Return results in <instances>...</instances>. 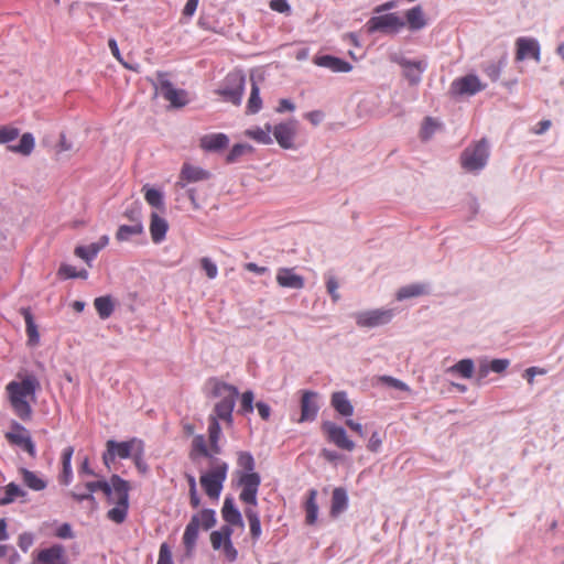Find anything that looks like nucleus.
<instances>
[{
	"label": "nucleus",
	"mask_w": 564,
	"mask_h": 564,
	"mask_svg": "<svg viewBox=\"0 0 564 564\" xmlns=\"http://www.w3.org/2000/svg\"><path fill=\"white\" fill-rule=\"evenodd\" d=\"M40 387L34 376H26L21 381H11L7 386L10 404L15 415L26 422L32 419L33 410L30 400L35 399V392Z\"/></svg>",
	"instance_id": "1"
},
{
	"label": "nucleus",
	"mask_w": 564,
	"mask_h": 564,
	"mask_svg": "<svg viewBox=\"0 0 564 564\" xmlns=\"http://www.w3.org/2000/svg\"><path fill=\"white\" fill-rule=\"evenodd\" d=\"M213 395L219 398L208 419L223 421L227 426H232L236 400L239 395L238 389L229 383L216 381L213 388Z\"/></svg>",
	"instance_id": "2"
},
{
	"label": "nucleus",
	"mask_w": 564,
	"mask_h": 564,
	"mask_svg": "<svg viewBox=\"0 0 564 564\" xmlns=\"http://www.w3.org/2000/svg\"><path fill=\"white\" fill-rule=\"evenodd\" d=\"M229 466L224 460H214L209 469L200 475L199 482L205 494L213 500H217L227 479Z\"/></svg>",
	"instance_id": "3"
},
{
	"label": "nucleus",
	"mask_w": 564,
	"mask_h": 564,
	"mask_svg": "<svg viewBox=\"0 0 564 564\" xmlns=\"http://www.w3.org/2000/svg\"><path fill=\"white\" fill-rule=\"evenodd\" d=\"M111 481L113 486V495L110 499L113 500L116 506L108 511L107 517L115 523L119 524L126 520L128 514L130 485L129 481L118 475H112Z\"/></svg>",
	"instance_id": "4"
},
{
	"label": "nucleus",
	"mask_w": 564,
	"mask_h": 564,
	"mask_svg": "<svg viewBox=\"0 0 564 564\" xmlns=\"http://www.w3.org/2000/svg\"><path fill=\"white\" fill-rule=\"evenodd\" d=\"M215 524L216 512L213 509H203L199 513L193 514L183 534L185 549L192 551L195 547L200 527L204 530H209Z\"/></svg>",
	"instance_id": "5"
},
{
	"label": "nucleus",
	"mask_w": 564,
	"mask_h": 564,
	"mask_svg": "<svg viewBox=\"0 0 564 564\" xmlns=\"http://www.w3.org/2000/svg\"><path fill=\"white\" fill-rule=\"evenodd\" d=\"M489 159V144L486 139H481L467 147L460 155L462 167L470 173H479Z\"/></svg>",
	"instance_id": "6"
},
{
	"label": "nucleus",
	"mask_w": 564,
	"mask_h": 564,
	"mask_svg": "<svg viewBox=\"0 0 564 564\" xmlns=\"http://www.w3.org/2000/svg\"><path fill=\"white\" fill-rule=\"evenodd\" d=\"M143 443L144 442L138 437H132L131 440L124 442L108 440L106 443V451L102 454V462L106 467L110 468L111 464H113L117 458H132L137 452V448L140 447Z\"/></svg>",
	"instance_id": "7"
},
{
	"label": "nucleus",
	"mask_w": 564,
	"mask_h": 564,
	"mask_svg": "<svg viewBox=\"0 0 564 564\" xmlns=\"http://www.w3.org/2000/svg\"><path fill=\"white\" fill-rule=\"evenodd\" d=\"M246 77L241 72L229 73L216 93L224 101L240 105L245 93Z\"/></svg>",
	"instance_id": "8"
},
{
	"label": "nucleus",
	"mask_w": 564,
	"mask_h": 564,
	"mask_svg": "<svg viewBox=\"0 0 564 564\" xmlns=\"http://www.w3.org/2000/svg\"><path fill=\"white\" fill-rule=\"evenodd\" d=\"M393 308H375L355 313V322L361 328H375L389 324L394 317Z\"/></svg>",
	"instance_id": "9"
},
{
	"label": "nucleus",
	"mask_w": 564,
	"mask_h": 564,
	"mask_svg": "<svg viewBox=\"0 0 564 564\" xmlns=\"http://www.w3.org/2000/svg\"><path fill=\"white\" fill-rule=\"evenodd\" d=\"M234 525L226 523L219 530L210 533V543L214 550H223L225 558L234 563L238 558V551L234 546L231 535Z\"/></svg>",
	"instance_id": "10"
},
{
	"label": "nucleus",
	"mask_w": 564,
	"mask_h": 564,
	"mask_svg": "<svg viewBox=\"0 0 564 564\" xmlns=\"http://www.w3.org/2000/svg\"><path fill=\"white\" fill-rule=\"evenodd\" d=\"M404 26L405 22L397 13L375 15L366 23L369 33H398Z\"/></svg>",
	"instance_id": "11"
},
{
	"label": "nucleus",
	"mask_w": 564,
	"mask_h": 564,
	"mask_svg": "<svg viewBox=\"0 0 564 564\" xmlns=\"http://www.w3.org/2000/svg\"><path fill=\"white\" fill-rule=\"evenodd\" d=\"M391 61L402 67L403 76L411 85H417L421 82L422 74L429 65L425 57L412 61L398 54L392 55Z\"/></svg>",
	"instance_id": "12"
},
{
	"label": "nucleus",
	"mask_w": 564,
	"mask_h": 564,
	"mask_svg": "<svg viewBox=\"0 0 564 564\" xmlns=\"http://www.w3.org/2000/svg\"><path fill=\"white\" fill-rule=\"evenodd\" d=\"M299 131V121L291 119L272 127V134L278 144L284 149H295V138Z\"/></svg>",
	"instance_id": "13"
},
{
	"label": "nucleus",
	"mask_w": 564,
	"mask_h": 564,
	"mask_svg": "<svg viewBox=\"0 0 564 564\" xmlns=\"http://www.w3.org/2000/svg\"><path fill=\"white\" fill-rule=\"evenodd\" d=\"M6 438L12 445H17L25 451L31 457L36 456L35 445L30 436L29 431L19 422L11 423V431L6 433Z\"/></svg>",
	"instance_id": "14"
},
{
	"label": "nucleus",
	"mask_w": 564,
	"mask_h": 564,
	"mask_svg": "<svg viewBox=\"0 0 564 564\" xmlns=\"http://www.w3.org/2000/svg\"><path fill=\"white\" fill-rule=\"evenodd\" d=\"M261 477L258 473H242L239 476V485L242 487L239 498L242 502L256 507L258 505V490Z\"/></svg>",
	"instance_id": "15"
},
{
	"label": "nucleus",
	"mask_w": 564,
	"mask_h": 564,
	"mask_svg": "<svg viewBox=\"0 0 564 564\" xmlns=\"http://www.w3.org/2000/svg\"><path fill=\"white\" fill-rule=\"evenodd\" d=\"M156 91L174 107H183L188 102L187 93L184 89H177L162 74L159 75Z\"/></svg>",
	"instance_id": "16"
},
{
	"label": "nucleus",
	"mask_w": 564,
	"mask_h": 564,
	"mask_svg": "<svg viewBox=\"0 0 564 564\" xmlns=\"http://www.w3.org/2000/svg\"><path fill=\"white\" fill-rule=\"evenodd\" d=\"M322 430L326 434L328 442L336 447L351 452L355 449V443L348 437L346 430L332 421L322 423Z\"/></svg>",
	"instance_id": "17"
},
{
	"label": "nucleus",
	"mask_w": 564,
	"mask_h": 564,
	"mask_svg": "<svg viewBox=\"0 0 564 564\" xmlns=\"http://www.w3.org/2000/svg\"><path fill=\"white\" fill-rule=\"evenodd\" d=\"M478 76L469 74L453 80L451 85V93L454 96H473L485 89Z\"/></svg>",
	"instance_id": "18"
},
{
	"label": "nucleus",
	"mask_w": 564,
	"mask_h": 564,
	"mask_svg": "<svg viewBox=\"0 0 564 564\" xmlns=\"http://www.w3.org/2000/svg\"><path fill=\"white\" fill-rule=\"evenodd\" d=\"M209 178L210 173L207 170L186 162L182 165L176 186L185 188L188 183L206 181Z\"/></svg>",
	"instance_id": "19"
},
{
	"label": "nucleus",
	"mask_w": 564,
	"mask_h": 564,
	"mask_svg": "<svg viewBox=\"0 0 564 564\" xmlns=\"http://www.w3.org/2000/svg\"><path fill=\"white\" fill-rule=\"evenodd\" d=\"M517 52L516 59L523 61L532 57L538 63L541 61V47L538 40L533 37H519L516 41Z\"/></svg>",
	"instance_id": "20"
},
{
	"label": "nucleus",
	"mask_w": 564,
	"mask_h": 564,
	"mask_svg": "<svg viewBox=\"0 0 564 564\" xmlns=\"http://www.w3.org/2000/svg\"><path fill=\"white\" fill-rule=\"evenodd\" d=\"M317 393L314 391H304L301 398V416L299 422H312L316 419L319 406L316 402Z\"/></svg>",
	"instance_id": "21"
},
{
	"label": "nucleus",
	"mask_w": 564,
	"mask_h": 564,
	"mask_svg": "<svg viewBox=\"0 0 564 564\" xmlns=\"http://www.w3.org/2000/svg\"><path fill=\"white\" fill-rule=\"evenodd\" d=\"M276 283L281 288L301 290L304 288V278L295 273L294 268H280L276 272Z\"/></svg>",
	"instance_id": "22"
},
{
	"label": "nucleus",
	"mask_w": 564,
	"mask_h": 564,
	"mask_svg": "<svg viewBox=\"0 0 564 564\" xmlns=\"http://www.w3.org/2000/svg\"><path fill=\"white\" fill-rule=\"evenodd\" d=\"M109 243V237L107 235L101 236L98 241L93 242L88 246H77L74 250L76 257L83 259L88 265L97 257L100 250H102Z\"/></svg>",
	"instance_id": "23"
},
{
	"label": "nucleus",
	"mask_w": 564,
	"mask_h": 564,
	"mask_svg": "<svg viewBox=\"0 0 564 564\" xmlns=\"http://www.w3.org/2000/svg\"><path fill=\"white\" fill-rule=\"evenodd\" d=\"M83 487L84 489H87V494L77 495L76 501L78 502L84 500L95 502L94 492L97 490H101L108 498H111L113 495V486L111 480L109 482L106 480L88 481Z\"/></svg>",
	"instance_id": "24"
},
{
	"label": "nucleus",
	"mask_w": 564,
	"mask_h": 564,
	"mask_svg": "<svg viewBox=\"0 0 564 564\" xmlns=\"http://www.w3.org/2000/svg\"><path fill=\"white\" fill-rule=\"evenodd\" d=\"M314 64L319 67L328 68L334 73H348L352 69L350 63L333 55L315 56Z\"/></svg>",
	"instance_id": "25"
},
{
	"label": "nucleus",
	"mask_w": 564,
	"mask_h": 564,
	"mask_svg": "<svg viewBox=\"0 0 564 564\" xmlns=\"http://www.w3.org/2000/svg\"><path fill=\"white\" fill-rule=\"evenodd\" d=\"M221 516L226 523L239 527L240 529L245 528L242 516L239 509L236 507L232 497L225 498L221 509Z\"/></svg>",
	"instance_id": "26"
},
{
	"label": "nucleus",
	"mask_w": 564,
	"mask_h": 564,
	"mask_svg": "<svg viewBox=\"0 0 564 564\" xmlns=\"http://www.w3.org/2000/svg\"><path fill=\"white\" fill-rule=\"evenodd\" d=\"M200 148L207 152H217L228 147L229 138L225 133H209L200 138Z\"/></svg>",
	"instance_id": "27"
},
{
	"label": "nucleus",
	"mask_w": 564,
	"mask_h": 564,
	"mask_svg": "<svg viewBox=\"0 0 564 564\" xmlns=\"http://www.w3.org/2000/svg\"><path fill=\"white\" fill-rule=\"evenodd\" d=\"M404 17L405 25H408L410 31H420L427 25V20L421 6H415L406 10Z\"/></svg>",
	"instance_id": "28"
},
{
	"label": "nucleus",
	"mask_w": 564,
	"mask_h": 564,
	"mask_svg": "<svg viewBox=\"0 0 564 564\" xmlns=\"http://www.w3.org/2000/svg\"><path fill=\"white\" fill-rule=\"evenodd\" d=\"M21 315L25 322V332L28 335V345L31 347H35L40 343V334L37 330V326L35 324L33 314L29 307H22L20 310Z\"/></svg>",
	"instance_id": "29"
},
{
	"label": "nucleus",
	"mask_w": 564,
	"mask_h": 564,
	"mask_svg": "<svg viewBox=\"0 0 564 564\" xmlns=\"http://www.w3.org/2000/svg\"><path fill=\"white\" fill-rule=\"evenodd\" d=\"M169 229L167 221L156 213L151 214L150 234L154 243H160L165 239Z\"/></svg>",
	"instance_id": "30"
},
{
	"label": "nucleus",
	"mask_w": 564,
	"mask_h": 564,
	"mask_svg": "<svg viewBox=\"0 0 564 564\" xmlns=\"http://www.w3.org/2000/svg\"><path fill=\"white\" fill-rule=\"evenodd\" d=\"M332 406L341 415L350 416L354 414V406L345 391L334 392L330 400Z\"/></svg>",
	"instance_id": "31"
},
{
	"label": "nucleus",
	"mask_w": 564,
	"mask_h": 564,
	"mask_svg": "<svg viewBox=\"0 0 564 564\" xmlns=\"http://www.w3.org/2000/svg\"><path fill=\"white\" fill-rule=\"evenodd\" d=\"M348 507L347 491L341 488H335L332 495L330 516L336 518L343 513Z\"/></svg>",
	"instance_id": "32"
},
{
	"label": "nucleus",
	"mask_w": 564,
	"mask_h": 564,
	"mask_svg": "<svg viewBox=\"0 0 564 564\" xmlns=\"http://www.w3.org/2000/svg\"><path fill=\"white\" fill-rule=\"evenodd\" d=\"M245 134L260 144L269 145L273 143V138L271 137L272 126L270 123H267L264 128L253 127L247 129Z\"/></svg>",
	"instance_id": "33"
},
{
	"label": "nucleus",
	"mask_w": 564,
	"mask_h": 564,
	"mask_svg": "<svg viewBox=\"0 0 564 564\" xmlns=\"http://www.w3.org/2000/svg\"><path fill=\"white\" fill-rule=\"evenodd\" d=\"M20 474L22 476L23 484L34 491L44 490L47 486V482L34 471H31L26 468H21Z\"/></svg>",
	"instance_id": "34"
},
{
	"label": "nucleus",
	"mask_w": 564,
	"mask_h": 564,
	"mask_svg": "<svg viewBox=\"0 0 564 564\" xmlns=\"http://www.w3.org/2000/svg\"><path fill=\"white\" fill-rule=\"evenodd\" d=\"M317 491L315 489L308 490L307 499L305 501V521L307 524L313 525L317 521L318 506L316 502Z\"/></svg>",
	"instance_id": "35"
},
{
	"label": "nucleus",
	"mask_w": 564,
	"mask_h": 564,
	"mask_svg": "<svg viewBox=\"0 0 564 564\" xmlns=\"http://www.w3.org/2000/svg\"><path fill=\"white\" fill-rule=\"evenodd\" d=\"M144 231L142 221L132 225H121L116 232V239L120 242L128 241L133 236H140Z\"/></svg>",
	"instance_id": "36"
},
{
	"label": "nucleus",
	"mask_w": 564,
	"mask_h": 564,
	"mask_svg": "<svg viewBox=\"0 0 564 564\" xmlns=\"http://www.w3.org/2000/svg\"><path fill=\"white\" fill-rule=\"evenodd\" d=\"M35 147V140L32 133L25 132L22 134L19 144L9 145L8 150L22 155H30Z\"/></svg>",
	"instance_id": "37"
},
{
	"label": "nucleus",
	"mask_w": 564,
	"mask_h": 564,
	"mask_svg": "<svg viewBox=\"0 0 564 564\" xmlns=\"http://www.w3.org/2000/svg\"><path fill=\"white\" fill-rule=\"evenodd\" d=\"M475 364L470 358L462 359L447 369V372L459 375L465 379H470L474 375Z\"/></svg>",
	"instance_id": "38"
},
{
	"label": "nucleus",
	"mask_w": 564,
	"mask_h": 564,
	"mask_svg": "<svg viewBox=\"0 0 564 564\" xmlns=\"http://www.w3.org/2000/svg\"><path fill=\"white\" fill-rule=\"evenodd\" d=\"M26 492L15 482H10L4 487V495L0 497V506L12 503L18 498H23Z\"/></svg>",
	"instance_id": "39"
},
{
	"label": "nucleus",
	"mask_w": 564,
	"mask_h": 564,
	"mask_svg": "<svg viewBox=\"0 0 564 564\" xmlns=\"http://www.w3.org/2000/svg\"><path fill=\"white\" fill-rule=\"evenodd\" d=\"M426 293V288L423 284H409L398 290L395 297L398 301H404L411 297H416Z\"/></svg>",
	"instance_id": "40"
},
{
	"label": "nucleus",
	"mask_w": 564,
	"mask_h": 564,
	"mask_svg": "<svg viewBox=\"0 0 564 564\" xmlns=\"http://www.w3.org/2000/svg\"><path fill=\"white\" fill-rule=\"evenodd\" d=\"M245 514L248 519L250 527L251 538L257 541L261 536V521L258 511L254 508H247Z\"/></svg>",
	"instance_id": "41"
},
{
	"label": "nucleus",
	"mask_w": 564,
	"mask_h": 564,
	"mask_svg": "<svg viewBox=\"0 0 564 564\" xmlns=\"http://www.w3.org/2000/svg\"><path fill=\"white\" fill-rule=\"evenodd\" d=\"M95 308L101 319L108 318L115 310L113 302L110 296H99L94 301Z\"/></svg>",
	"instance_id": "42"
},
{
	"label": "nucleus",
	"mask_w": 564,
	"mask_h": 564,
	"mask_svg": "<svg viewBox=\"0 0 564 564\" xmlns=\"http://www.w3.org/2000/svg\"><path fill=\"white\" fill-rule=\"evenodd\" d=\"M197 455L204 456V457H213V453L208 451V447L206 445V440L203 434H198L194 436L192 442V451H191V458L196 459Z\"/></svg>",
	"instance_id": "43"
},
{
	"label": "nucleus",
	"mask_w": 564,
	"mask_h": 564,
	"mask_svg": "<svg viewBox=\"0 0 564 564\" xmlns=\"http://www.w3.org/2000/svg\"><path fill=\"white\" fill-rule=\"evenodd\" d=\"M143 192H144V198L150 206L159 208V209H164V197H163L162 192H160L159 189L149 187L148 185H145L143 187Z\"/></svg>",
	"instance_id": "44"
},
{
	"label": "nucleus",
	"mask_w": 564,
	"mask_h": 564,
	"mask_svg": "<svg viewBox=\"0 0 564 564\" xmlns=\"http://www.w3.org/2000/svg\"><path fill=\"white\" fill-rule=\"evenodd\" d=\"M262 107V100L260 98V89L256 82L252 80L251 93L248 99L247 109L250 113H257Z\"/></svg>",
	"instance_id": "45"
},
{
	"label": "nucleus",
	"mask_w": 564,
	"mask_h": 564,
	"mask_svg": "<svg viewBox=\"0 0 564 564\" xmlns=\"http://www.w3.org/2000/svg\"><path fill=\"white\" fill-rule=\"evenodd\" d=\"M237 464L240 468H242L245 470L243 473H256L254 471L256 462L250 452H243V451L239 452L238 458H237Z\"/></svg>",
	"instance_id": "46"
},
{
	"label": "nucleus",
	"mask_w": 564,
	"mask_h": 564,
	"mask_svg": "<svg viewBox=\"0 0 564 564\" xmlns=\"http://www.w3.org/2000/svg\"><path fill=\"white\" fill-rule=\"evenodd\" d=\"M251 151H252V147L250 144L237 143L229 151V153H228V155L226 158V161H227V163H235L245 153L251 152Z\"/></svg>",
	"instance_id": "47"
},
{
	"label": "nucleus",
	"mask_w": 564,
	"mask_h": 564,
	"mask_svg": "<svg viewBox=\"0 0 564 564\" xmlns=\"http://www.w3.org/2000/svg\"><path fill=\"white\" fill-rule=\"evenodd\" d=\"M144 453H145V444L143 443L140 447L137 448V452L132 456V460L134 463V466L141 474H147L149 471V465L147 464L144 459Z\"/></svg>",
	"instance_id": "48"
},
{
	"label": "nucleus",
	"mask_w": 564,
	"mask_h": 564,
	"mask_svg": "<svg viewBox=\"0 0 564 564\" xmlns=\"http://www.w3.org/2000/svg\"><path fill=\"white\" fill-rule=\"evenodd\" d=\"M254 394L251 390L245 391L241 394L239 412L241 414H248L253 412Z\"/></svg>",
	"instance_id": "49"
},
{
	"label": "nucleus",
	"mask_w": 564,
	"mask_h": 564,
	"mask_svg": "<svg viewBox=\"0 0 564 564\" xmlns=\"http://www.w3.org/2000/svg\"><path fill=\"white\" fill-rule=\"evenodd\" d=\"M325 280L328 294L330 295L334 302H337L340 299V295L338 293L339 284L337 279L335 278V275L327 273L325 275Z\"/></svg>",
	"instance_id": "50"
},
{
	"label": "nucleus",
	"mask_w": 564,
	"mask_h": 564,
	"mask_svg": "<svg viewBox=\"0 0 564 564\" xmlns=\"http://www.w3.org/2000/svg\"><path fill=\"white\" fill-rule=\"evenodd\" d=\"M20 130L14 127L3 126L0 128V144L9 143L19 137Z\"/></svg>",
	"instance_id": "51"
},
{
	"label": "nucleus",
	"mask_w": 564,
	"mask_h": 564,
	"mask_svg": "<svg viewBox=\"0 0 564 564\" xmlns=\"http://www.w3.org/2000/svg\"><path fill=\"white\" fill-rule=\"evenodd\" d=\"M506 64L505 59L499 61L498 63H490L486 66L485 73L492 80L496 82L499 79L502 68Z\"/></svg>",
	"instance_id": "52"
},
{
	"label": "nucleus",
	"mask_w": 564,
	"mask_h": 564,
	"mask_svg": "<svg viewBox=\"0 0 564 564\" xmlns=\"http://www.w3.org/2000/svg\"><path fill=\"white\" fill-rule=\"evenodd\" d=\"M221 436V427L219 421L208 419V437L209 442H219Z\"/></svg>",
	"instance_id": "53"
},
{
	"label": "nucleus",
	"mask_w": 564,
	"mask_h": 564,
	"mask_svg": "<svg viewBox=\"0 0 564 564\" xmlns=\"http://www.w3.org/2000/svg\"><path fill=\"white\" fill-rule=\"evenodd\" d=\"M202 269L206 272L209 279H215L218 274L217 264L212 259L204 257L200 259Z\"/></svg>",
	"instance_id": "54"
},
{
	"label": "nucleus",
	"mask_w": 564,
	"mask_h": 564,
	"mask_svg": "<svg viewBox=\"0 0 564 564\" xmlns=\"http://www.w3.org/2000/svg\"><path fill=\"white\" fill-rule=\"evenodd\" d=\"M380 381L383 382L384 384H387L388 387H391V388H394V389H398L401 391L410 390V388L406 383H404L403 381H401L394 377H391V376H382L380 378Z\"/></svg>",
	"instance_id": "55"
},
{
	"label": "nucleus",
	"mask_w": 564,
	"mask_h": 564,
	"mask_svg": "<svg viewBox=\"0 0 564 564\" xmlns=\"http://www.w3.org/2000/svg\"><path fill=\"white\" fill-rule=\"evenodd\" d=\"M437 124L432 118H426L421 129L422 140H429L436 131Z\"/></svg>",
	"instance_id": "56"
},
{
	"label": "nucleus",
	"mask_w": 564,
	"mask_h": 564,
	"mask_svg": "<svg viewBox=\"0 0 564 564\" xmlns=\"http://www.w3.org/2000/svg\"><path fill=\"white\" fill-rule=\"evenodd\" d=\"M34 543V535L31 532H23L19 535L18 545L23 552H28Z\"/></svg>",
	"instance_id": "57"
},
{
	"label": "nucleus",
	"mask_w": 564,
	"mask_h": 564,
	"mask_svg": "<svg viewBox=\"0 0 564 564\" xmlns=\"http://www.w3.org/2000/svg\"><path fill=\"white\" fill-rule=\"evenodd\" d=\"M57 275L64 280L66 279H76L77 278V269L74 265L63 263L61 264Z\"/></svg>",
	"instance_id": "58"
},
{
	"label": "nucleus",
	"mask_w": 564,
	"mask_h": 564,
	"mask_svg": "<svg viewBox=\"0 0 564 564\" xmlns=\"http://www.w3.org/2000/svg\"><path fill=\"white\" fill-rule=\"evenodd\" d=\"M156 564H173L172 552L166 543L161 544Z\"/></svg>",
	"instance_id": "59"
},
{
	"label": "nucleus",
	"mask_w": 564,
	"mask_h": 564,
	"mask_svg": "<svg viewBox=\"0 0 564 564\" xmlns=\"http://www.w3.org/2000/svg\"><path fill=\"white\" fill-rule=\"evenodd\" d=\"M270 9L273 11H276L279 13L290 14L291 13V7L288 2V0H271Z\"/></svg>",
	"instance_id": "60"
},
{
	"label": "nucleus",
	"mask_w": 564,
	"mask_h": 564,
	"mask_svg": "<svg viewBox=\"0 0 564 564\" xmlns=\"http://www.w3.org/2000/svg\"><path fill=\"white\" fill-rule=\"evenodd\" d=\"M382 445V437L379 432H373L369 438L367 448L372 453H378Z\"/></svg>",
	"instance_id": "61"
},
{
	"label": "nucleus",
	"mask_w": 564,
	"mask_h": 564,
	"mask_svg": "<svg viewBox=\"0 0 564 564\" xmlns=\"http://www.w3.org/2000/svg\"><path fill=\"white\" fill-rule=\"evenodd\" d=\"M509 364L508 359H494L490 361V368L491 371L501 373L508 368Z\"/></svg>",
	"instance_id": "62"
},
{
	"label": "nucleus",
	"mask_w": 564,
	"mask_h": 564,
	"mask_svg": "<svg viewBox=\"0 0 564 564\" xmlns=\"http://www.w3.org/2000/svg\"><path fill=\"white\" fill-rule=\"evenodd\" d=\"M124 216L128 217L132 224L141 221V207L138 205L132 206L124 212Z\"/></svg>",
	"instance_id": "63"
},
{
	"label": "nucleus",
	"mask_w": 564,
	"mask_h": 564,
	"mask_svg": "<svg viewBox=\"0 0 564 564\" xmlns=\"http://www.w3.org/2000/svg\"><path fill=\"white\" fill-rule=\"evenodd\" d=\"M56 536L59 539H72L74 536L73 529L70 524L63 523L57 530H56Z\"/></svg>",
	"instance_id": "64"
}]
</instances>
